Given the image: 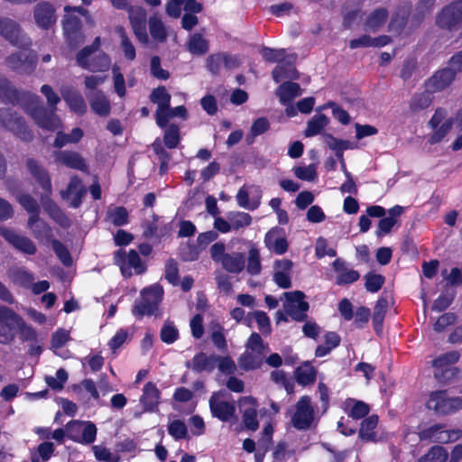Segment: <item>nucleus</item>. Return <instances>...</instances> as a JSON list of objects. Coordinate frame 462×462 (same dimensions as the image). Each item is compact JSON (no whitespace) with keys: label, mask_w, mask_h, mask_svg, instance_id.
Returning a JSON list of instances; mask_svg holds the SVG:
<instances>
[{"label":"nucleus","mask_w":462,"mask_h":462,"mask_svg":"<svg viewBox=\"0 0 462 462\" xmlns=\"http://www.w3.org/2000/svg\"><path fill=\"white\" fill-rule=\"evenodd\" d=\"M25 104L22 105L34 122L42 128L54 131L59 127L60 120L56 116V110L46 108L41 104L40 97L32 93H25Z\"/></svg>","instance_id":"f257e3e1"},{"label":"nucleus","mask_w":462,"mask_h":462,"mask_svg":"<svg viewBox=\"0 0 462 462\" xmlns=\"http://www.w3.org/2000/svg\"><path fill=\"white\" fill-rule=\"evenodd\" d=\"M212 260L220 263L222 268L229 273L238 274L245 267V255L240 252H226L224 243H215L209 249Z\"/></svg>","instance_id":"f03ea898"},{"label":"nucleus","mask_w":462,"mask_h":462,"mask_svg":"<svg viewBox=\"0 0 462 462\" xmlns=\"http://www.w3.org/2000/svg\"><path fill=\"white\" fill-rule=\"evenodd\" d=\"M162 295L163 289L159 284L144 288L141 291V300L135 303L133 309L134 315L143 317L154 314L162 300Z\"/></svg>","instance_id":"7ed1b4c3"},{"label":"nucleus","mask_w":462,"mask_h":462,"mask_svg":"<svg viewBox=\"0 0 462 462\" xmlns=\"http://www.w3.org/2000/svg\"><path fill=\"white\" fill-rule=\"evenodd\" d=\"M427 407L440 415L451 414L462 409V397H448L446 391L432 392Z\"/></svg>","instance_id":"20e7f679"},{"label":"nucleus","mask_w":462,"mask_h":462,"mask_svg":"<svg viewBox=\"0 0 462 462\" xmlns=\"http://www.w3.org/2000/svg\"><path fill=\"white\" fill-rule=\"evenodd\" d=\"M0 124L23 141L32 140V133L28 129L23 118L9 108L0 109Z\"/></svg>","instance_id":"39448f33"},{"label":"nucleus","mask_w":462,"mask_h":462,"mask_svg":"<svg viewBox=\"0 0 462 462\" xmlns=\"http://www.w3.org/2000/svg\"><path fill=\"white\" fill-rule=\"evenodd\" d=\"M114 262L119 266L123 276L125 278H129L133 275L132 269L134 270L136 274H142L146 270L138 253L134 250H130L128 254L122 249L116 251Z\"/></svg>","instance_id":"423d86ee"},{"label":"nucleus","mask_w":462,"mask_h":462,"mask_svg":"<svg viewBox=\"0 0 462 462\" xmlns=\"http://www.w3.org/2000/svg\"><path fill=\"white\" fill-rule=\"evenodd\" d=\"M286 302L283 304L284 312L296 321H303L307 318L309 303L304 300L305 295L300 291L284 292Z\"/></svg>","instance_id":"0eeeda50"},{"label":"nucleus","mask_w":462,"mask_h":462,"mask_svg":"<svg viewBox=\"0 0 462 462\" xmlns=\"http://www.w3.org/2000/svg\"><path fill=\"white\" fill-rule=\"evenodd\" d=\"M67 435L73 441L91 444L97 437V427L90 421L74 420L66 426Z\"/></svg>","instance_id":"6e6552de"},{"label":"nucleus","mask_w":462,"mask_h":462,"mask_svg":"<svg viewBox=\"0 0 462 462\" xmlns=\"http://www.w3.org/2000/svg\"><path fill=\"white\" fill-rule=\"evenodd\" d=\"M0 33L10 43L17 47H29L31 40L23 33L20 25L14 20L4 18L0 20Z\"/></svg>","instance_id":"1a4fd4ad"},{"label":"nucleus","mask_w":462,"mask_h":462,"mask_svg":"<svg viewBox=\"0 0 462 462\" xmlns=\"http://www.w3.org/2000/svg\"><path fill=\"white\" fill-rule=\"evenodd\" d=\"M23 49L16 53L10 55L6 59L7 66L20 73L30 74L36 66L37 58L32 51L23 47Z\"/></svg>","instance_id":"9d476101"},{"label":"nucleus","mask_w":462,"mask_h":462,"mask_svg":"<svg viewBox=\"0 0 462 462\" xmlns=\"http://www.w3.org/2000/svg\"><path fill=\"white\" fill-rule=\"evenodd\" d=\"M296 411L291 418L294 428L305 430L310 428L314 420V409L309 396H302L295 405Z\"/></svg>","instance_id":"9b49d317"},{"label":"nucleus","mask_w":462,"mask_h":462,"mask_svg":"<svg viewBox=\"0 0 462 462\" xmlns=\"http://www.w3.org/2000/svg\"><path fill=\"white\" fill-rule=\"evenodd\" d=\"M13 316H19L13 310L0 306V344L11 343L16 335L18 321Z\"/></svg>","instance_id":"f8f14e48"},{"label":"nucleus","mask_w":462,"mask_h":462,"mask_svg":"<svg viewBox=\"0 0 462 462\" xmlns=\"http://www.w3.org/2000/svg\"><path fill=\"white\" fill-rule=\"evenodd\" d=\"M462 22V1H456L445 6L438 14L436 23L443 29L455 30Z\"/></svg>","instance_id":"ddd939ff"},{"label":"nucleus","mask_w":462,"mask_h":462,"mask_svg":"<svg viewBox=\"0 0 462 462\" xmlns=\"http://www.w3.org/2000/svg\"><path fill=\"white\" fill-rule=\"evenodd\" d=\"M150 101L155 105H157V109L155 112V120L156 124L162 127H165V116L164 114L167 112L169 107L171 106V96L167 91L166 88L163 86H160L152 89L150 94Z\"/></svg>","instance_id":"4468645a"},{"label":"nucleus","mask_w":462,"mask_h":462,"mask_svg":"<svg viewBox=\"0 0 462 462\" xmlns=\"http://www.w3.org/2000/svg\"><path fill=\"white\" fill-rule=\"evenodd\" d=\"M209 408L212 416L222 421L230 420L236 412L235 403L222 400L221 393H214L209 399Z\"/></svg>","instance_id":"2eb2a0df"},{"label":"nucleus","mask_w":462,"mask_h":462,"mask_svg":"<svg viewBox=\"0 0 462 462\" xmlns=\"http://www.w3.org/2000/svg\"><path fill=\"white\" fill-rule=\"evenodd\" d=\"M0 236H2L15 249L23 254L32 255L37 251L36 245L30 238L18 235L13 229L1 226Z\"/></svg>","instance_id":"dca6fc26"},{"label":"nucleus","mask_w":462,"mask_h":462,"mask_svg":"<svg viewBox=\"0 0 462 462\" xmlns=\"http://www.w3.org/2000/svg\"><path fill=\"white\" fill-rule=\"evenodd\" d=\"M129 20L133 31L140 42L146 44L149 37L146 32V12L139 6L129 7Z\"/></svg>","instance_id":"f3484780"},{"label":"nucleus","mask_w":462,"mask_h":462,"mask_svg":"<svg viewBox=\"0 0 462 462\" xmlns=\"http://www.w3.org/2000/svg\"><path fill=\"white\" fill-rule=\"evenodd\" d=\"M293 267V263L289 259L276 260L273 263V281L282 289H289L291 287V273Z\"/></svg>","instance_id":"a211bd4d"},{"label":"nucleus","mask_w":462,"mask_h":462,"mask_svg":"<svg viewBox=\"0 0 462 462\" xmlns=\"http://www.w3.org/2000/svg\"><path fill=\"white\" fill-rule=\"evenodd\" d=\"M262 191L258 186H243L237 192L236 200L240 207L254 210L260 205Z\"/></svg>","instance_id":"6ab92c4d"},{"label":"nucleus","mask_w":462,"mask_h":462,"mask_svg":"<svg viewBox=\"0 0 462 462\" xmlns=\"http://www.w3.org/2000/svg\"><path fill=\"white\" fill-rule=\"evenodd\" d=\"M455 77V72L451 69H439L426 81V88L433 93L441 91L452 83Z\"/></svg>","instance_id":"aec40b11"},{"label":"nucleus","mask_w":462,"mask_h":462,"mask_svg":"<svg viewBox=\"0 0 462 462\" xmlns=\"http://www.w3.org/2000/svg\"><path fill=\"white\" fill-rule=\"evenodd\" d=\"M87 193L81 180L78 176H72L66 189L60 192L63 199L71 198L70 206L74 208H79L82 203V199Z\"/></svg>","instance_id":"412c9836"},{"label":"nucleus","mask_w":462,"mask_h":462,"mask_svg":"<svg viewBox=\"0 0 462 462\" xmlns=\"http://www.w3.org/2000/svg\"><path fill=\"white\" fill-rule=\"evenodd\" d=\"M33 14L36 24L42 29H48L56 23L55 10L48 2L37 4Z\"/></svg>","instance_id":"4be33fe9"},{"label":"nucleus","mask_w":462,"mask_h":462,"mask_svg":"<svg viewBox=\"0 0 462 462\" xmlns=\"http://www.w3.org/2000/svg\"><path fill=\"white\" fill-rule=\"evenodd\" d=\"M296 60L297 55L290 53L283 62H281L273 69L272 75L276 83L284 79H297L299 78V74L294 67Z\"/></svg>","instance_id":"5701e85b"},{"label":"nucleus","mask_w":462,"mask_h":462,"mask_svg":"<svg viewBox=\"0 0 462 462\" xmlns=\"http://www.w3.org/2000/svg\"><path fill=\"white\" fill-rule=\"evenodd\" d=\"M56 162L62 164L66 167L88 171V164L85 159L77 152L72 151H60L55 153Z\"/></svg>","instance_id":"b1692460"},{"label":"nucleus","mask_w":462,"mask_h":462,"mask_svg":"<svg viewBox=\"0 0 462 462\" xmlns=\"http://www.w3.org/2000/svg\"><path fill=\"white\" fill-rule=\"evenodd\" d=\"M25 93L16 90L6 78L0 75V99L2 102L24 105L26 97H23V95Z\"/></svg>","instance_id":"393cba45"},{"label":"nucleus","mask_w":462,"mask_h":462,"mask_svg":"<svg viewBox=\"0 0 462 462\" xmlns=\"http://www.w3.org/2000/svg\"><path fill=\"white\" fill-rule=\"evenodd\" d=\"M48 192L42 195L41 202L43 209L49 214V216L60 226L69 227L71 225L69 218L65 213L59 208V206L50 198Z\"/></svg>","instance_id":"a878e982"},{"label":"nucleus","mask_w":462,"mask_h":462,"mask_svg":"<svg viewBox=\"0 0 462 462\" xmlns=\"http://www.w3.org/2000/svg\"><path fill=\"white\" fill-rule=\"evenodd\" d=\"M333 268L337 273L336 283L337 285L353 283L360 277L357 271L348 268L346 263L340 258H337L333 262Z\"/></svg>","instance_id":"bb28decb"},{"label":"nucleus","mask_w":462,"mask_h":462,"mask_svg":"<svg viewBox=\"0 0 462 462\" xmlns=\"http://www.w3.org/2000/svg\"><path fill=\"white\" fill-rule=\"evenodd\" d=\"M91 109L100 116H107L110 114V102L101 90L88 91L86 93Z\"/></svg>","instance_id":"cd10ccee"},{"label":"nucleus","mask_w":462,"mask_h":462,"mask_svg":"<svg viewBox=\"0 0 462 462\" xmlns=\"http://www.w3.org/2000/svg\"><path fill=\"white\" fill-rule=\"evenodd\" d=\"M26 167L42 189L51 194V181L48 171L36 160L32 158L27 159Z\"/></svg>","instance_id":"c85d7f7f"},{"label":"nucleus","mask_w":462,"mask_h":462,"mask_svg":"<svg viewBox=\"0 0 462 462\" xmlns=\"http://www.w3.org/2000/svg\"><path fill=\"white\" fill-rule=\"evenodd\" d=\"M187 368L192 369L195 373L212 372L216 367L215 355L207 356L200 352L194 356L191 360L185 363Z\"/></svg>","instance_id":"c756f323"},{"label":"nucleus","mask_w":462,"mask_h":462,"mask_svg":"<svg viewBox=\"0 0 462 462\" xmlns=\"http://www.w3.org/2000/svg\"><path fill=\"white\" fill-rule=\"evenodd\" d=\"M63 28L68 40L71 44H79L83 42L80 32L81 21L75 15H66L63 21Z\"/></svg>","instance_id":"7c9ffc66"},{"label":"nucleus","mask_w":462,"mask_h":462,"mask_svg":"<svg viewBox=\"0 0 462 462\" xmlns=\"http://www.w3.org/2000/svg\"><path fill=\"white\" fill-rule=\"evenodd\" d=\"M6 275L12 283L23 288H30L35 280L32 273L18 266L9 268Z\"/></svg>","instance_id":"2f4dec72"},{"label":"nucleus","mask_w":462,"mask_h":462,"mask_svg":"<svg viewBox=\"0 0 462 462\" xmlns=\"http://www.w3.org/2000/svg\"><path fill=\"white\" fill-rule=\"evenodd\" d=\"M61 96L70 109L77 114L82 115L87 110V106L82 95L71 88H62Z\"/></svg>","instance_id":"473e14b6"},{"label":"nucleus","mask_w":462,"mask_h":462,"mask_svg":"<svg viewBox=\"0 0 462 462\" xmlns=\"http://www.w3.org/2000/svg\"><path fill=\"white\" fill-rule=\"evenodd\" d=\"M266 247L277 254H282L288 250V243L285 237L279 236L278 231L272 229L264 237Z\"/></svg>","instance_id":"72a5a7b5"},{"label":"nucleus","mask_w":462,"mask_h":462,"mask_svg":"<svg viewBox=\"0 0 462 462\" xmlns=\"http://www.w3.org/2000/svg\"><path fill=\"white\" fill-rule=\"evenodd\" d=\"M263 356V353L245 350L237 360L238 365L245 371L255 370L262 365Z\"/></svg>","instance_id":"f704fd0d"},{"label":"nucleus","mask_w":462,"mask_h":462,"mask_svg":"<svg viewBox=\"0 0 462 462\" xmlns=\"http://www.w3.org/2000/svg\"><path fill=\"white\" fill-rule=\"evenodd\" d=\"M276 95L279 97L282 104L287 105L293 98L301 95V89L298 83L287 81L279 86Z\"/></svg>","instance_id":"c9c22d12"},{"label":"nucleus","mask_w":462,"mask_h":462,"mask_svg":"<svg viewBox=\"0 0 462 462\" xmlns=\"http://www.w3.org/2000/svg\"><path fill=\"white\" fill-rule=\"evenodd\" d=\"M160 399V392L156 385L149 382L143 387V393L141 397V402L143 404L145 411H153L158 405Z\"/></svg>","instance_id":"e433bc0d"},{"label":"nucleus","mask_w":462,"mask_h":462,"mask_svg":"<svg viewBox=\"0 0 462 462\" xmlns=\"http://www.w3.org/2000/svg\"><path fill=\"white\" fill-rule=\"evenodd\" d=\"M378 424V416L371 415L361 422L358 432L359 438L364 441H376L375 429Z\"/></svg>","instance_id":"4c0bfd02"},{"label":"nucleus","mask_w":462,"mask_h":462,"mask_svg":"<svg viewBox=\"0 0 462 462\" xmlns=\"http://www.w3.org/2000/svg\"><path fill=\"white\" fill-rule=\"evenodd\" d=\"M187 50L194 55H204L208 51V42L201 33H193L186 43Z\"/></svg>","instance_id":"58836bf2"},{"label":"nucleus","mask_w":462,"mask_h":462,"mask_svg":"<svg viewBox=\"0 0 462 462\" xmlns=\"http://www.w3.org/2000/svg\"><path fill=\"white\" fill-rule=\"evenodd\" d=\"M388 12L385 8H377L372 12L366 19L365 29L367 31H377L387 20Z\"/></svg>","instance_id":"ea45409f"},{"label":"nucleus","mask_w":462,"mask_h":462,"mask_svg":"<svg viewBox=\"0 0 462 462\" xmlns=\"http://www.w3.org/2000/svg\"><path fill=\"white\" fill-rule=\"evenodd\" d=\"M388 306V300L385 298L381 297L378 299L374 308L373 322L377 334L382 332L383 322L387 312Z\"/></svg>","instance_id":"a19ab883"},{"label":"nucleus","mask_w":462,"mask_h":462,"mask_svg":"<svg viewBox=\"0 0 462 462\" xmlns=\"http://www.w3.org/2000/svg\"><path fill=\"white\" fill-rule=\"evenodd\" d=\"M28 227L32 229L36 238H49L51 235V227L40 219L39 215L30 216Z\"/></svg>","instance_id":"79ce46f5"},{"label":"nucleus","mask_w":462,"mask_h":462,"mask_svg":"<svg viewBox=\"0 0 462 462\" xmlns=\"http://www.w3.org/2000/svg\"><path fill=\"white\" fill-rule=\"evenodd\" d=\"M295 377L298 383L303 386L311 384L316 380V370L309 363H305L295 370Z\"/></svg>","instance_id":"37998d69"},{"label":"nucleus","mask_w":462,"mask_h":462,"mask_svg":"<svg viewBox=\"0 0 462 462\" xmlns=\"http://www.w3.org/2000/svg\"><path fill=\"white\" fill-rule=\"evenodd\" d=\"M328 124V118L323 114L315 115L309 122L305 130L307 137L314 136L321 133Z\"/></svg>","instance_id":"c03bdc74"},{"label":"nucleus","mask_w":462,"mask_h":462,"mask_svg":"<svg viewBox=\"0 0 462 462\" xmlns=\"http://www.w3.org/2000/svg\"><path fill=\"white\" fill-rule=\"evenodd\" d=\"M149 31L152 39L158 42H163L167 39V32L162 21L156 15L149 19Z\"/></svg>","instance_id":"a18cd8bd"},{"label":"nucleus","mask_w":462,"mask_h":462,"mask_svg":"<svg viewBox=\"0 0 462 462\" xmlns=\"http://www.w3.org/2000/svg\"><path fill=\"white\" fill-rule=\"evenodd\" d=\"M116 32L120 37V45L125 57L129 60H134L136 56L135 48L127 36L125 30L122 26H116Z\"/></svg>","instance_id":"49530a36"},{"label":"nucleus","mask_w":462,"mask_h":462,"mask_svg":"<svg viewBox=\"0 0 462 462\" xmlns=\"http://www.w3.org/2000/svg\"><path fill=\"white\" fill-rule=\"evenodd\" d=\"M261 270L260 252L256 247L252 246L248 251L246 271L250 275H258Z\"/></svg>","instance_id":"de8ad7c7"},{"label":"nucleus","mask_w":462,"mask_h":462,"mask_svg":"<svg viewBox=\"0 0 462 462\" xmlns=\"http://www.w3.org/2000/svg\"><path fill=\"white\" fill-rule=\"evenodd\" d=\"M18 321L17 331L20 333V337L23 341H31L38 343V335L36 330L27 325L20 316H13Z\"/></svg>","instance_id":"09e8293b"},{"label":"nucleus","mask_w":462,"mask_h":462,"mask_svg":"<svg viewBox=\"0 0 462 462\" xmlns=\"http://www.w3.org/2000/svg\"><path fill=\"white\" fill-rule=\"evenodd\" d=\"M431 93L426 89L425 92L414 95L410 103L411 111L418 112L430 106L432 102Z\"/></svg>","instance_id":"8fccbe9b"},{"label":"nucleus","mask_w":462,"mask_h":462,"mask_svg":"<svg viewBox=\"0 0 462 462\" xmlns=\"http://www.w3.org/2000/svg\"><path fill=\"white\" fill-rule=\"evenodd\" d=\"M260 52L266 61L277 62L278 64L283 62L289 55L285 49H272L269 47H263Z\"/></svg>","instance_id":"3c124183"},{"label":"nucleus","mask_w":462,"mask_h":462,"mask_svg":"<svg viewBox=\"0 0 462 462\" xmlns=\"http://www.w3.org/2000/svg\"><path fill=\"white\" fill-rule=\"evenodd\" d=\"M227 218L230 220L232 230H238L248 226L252 222L251 216L245 212L229 213Z\"/></svg>","instance_id":"603ef678"},{"label":"nucleus","mask_w":462,"mask_h":462,"mask_svg":"<svg viewBox=\"0 0 462 462\" xmlns=\"http://www.w3.org/2000/svg\"><path fill=\"white\" fill-rule=\"evenodd\" d=\"M110 67V59L105 53H99L92 58L85 69L90 71H106Z\"/></svg>","instance_id":"864d4df0"},{"label":"nucleus","mask_w":462,"mask_h":462,"mask_svg":"<svg viewBox=\"0 0 462 462\" xmlns=\"http://www.w3.org/2000/svg\"><path fill=\"white\" fill-rule=\"evenodd\" d=\"M448 455V451L443 447L435 446L420 457L419 462H446Z\"/></svg>","instance_id":"5fc2aeb1"},{"label":"nucleus","mask_w":462,"mask_h":462,"mask_svg":"<svg viewBox=\"0 0 462 462\" xmlns=\"http://www.w3.org/2000/svg\"><path fill=\"white\" fill-rule=\"evenodd\" d=\"M107 217L115 226H124L128 222V212L124 207L109 208Z\"/></svg>","instance_id":"6e6d98bb"},{"label":"nucleus","mask_w":462,"mask_h":462,"mask_svg":"<svg viewBox=\"0 0 462 462\" xmlns=\"http://www.w3.org/2000/svg\"><path fill=\"white\" fill-rule=\"evenodd\" d=\"M365 287L370 292H377L384 284L385 278L377 273H368L365 275Z\"/></svg>","instance_id":"4d7b16f0"},{"label":"nucleus","mask_w":462,"mask_h":462,"mask_svg":"<svg viewBox=\"0 0 462 462\" xmlns=\"http://www.w3.org/2000/svg\"><path fill=\"white\" fill-rule=\"evenodd\" d=\"M163 143L169 149H173L180 143V130L176 125L168 126L164 133Z\"/></svg>","instance_id":"13d9d810"},{"label":"nucleus","mask_w":462,"mask_h":462,"mask_svg":"<svg viewBox=\"0 0 462 462\" xmlns=\"http://www.w3.org/2000/svg\"><path fill=\"white\" fill-rule=\"evenodd\" d=\"M242 418L247 430L254 431L259 428L257 411L254 405L245 409Z\"/></svg>","instance_id":"bf43d9fd"},{"label":"nucleus","mask_w":462,"mask_h":462,"mask_svg":"<svg viewBox=\"0 0 462 462\" xmlns=\"http://www.w3.org/2000/svg\"><path fill=\"white\" fill-rule=\"evenodd\" d=\"M169 434L176 440L183 439L188 437V429L186 424L180 420H175L168 426Z\"/></svg>","instance_id":"052dcab7"},{"label":"nucleus","mask_w":462,"mask_h":462,"mask_svg":"<svg viewBox=\"0 0 462 462\" xmlns=\"http://www.w3.org/2000/svg\"><path fill=\"white\" fill-rule=\"evenodd\" d=\"M161 339L166 344H172L179 337V331L174 324L166 321L161 330Z\"/></svg>","instance_id":"680f3d73"},{"label":"nucleus","mask_w":462,"mask_h":462,"mask_svg":"<svg viewBox=\"0 0 462 462\" xmlns=\"http://www.w3.org/2000/svg\"><path fill=\"white\" fill-rule=\"evenodd\" d=\"M434 376L435 378L442 383H448L452 381L453 378L456 377L457 374L458 373L457 368L453 366H447V367H434Z\"/></svg>","instance_id":"e2e57ef3"},{"label":"nucleus","mask_w":462,"mask_h":462,"mask_svg":"<svg viewBox=\"0 0 462 462\" xmlns=\"http://www.w3.org/2000/svg\"><path fill=\"white\" fill-rule=\"evenodd\" d=\"M21 206L30 214V216L39 215L40 206L37 200L29 194L21 195L18 199Z\"/></svg>","instance_id":"0e129e2a"},{"label":"nucleus","mask_w":462,"mask_h":462,"mask_svg":"<svg viewBox=\"0 0 462 462\" xmlns=\"http://www.w3.org/2000/svg\"><path fill=\"white\" fill-rule=\"evenodd\" d=\"M51 245L53 251L59 259L62 262V263L66 266L71 265L72 258L66 246L57 239H53Z\"/></svg>","instance_id":"69168bd1"},{"label":"nucleus","mask_w":462,"mask_h":462,"mask_svg":"<svg viewBox=\"0 0 462 462\" xmlns=\"http://www.w3.org/2000/svg\"><path fill=\"white\" fill-rule=\"evenodd\" d=\"M453 125L451 118L445 120L439 127H437L430 137L431 144L439 143L449 133Z\"/></svg>","instance_id":"338daca9"},{"label":"nucleus","mask_w":462,"mask_h":462,"mask_svg":"<svg viewBox=\"0 0 462 462\" xmlns=\"http://www.w3.org/2000/svg\"><path fill=\"white\" fill-rule=\"evenodd\" d=\"M92 450L95 457L99 461L104 462H119L120 457L117 455L112 454L106 448L103 446H93Z\"/></svg>","instance_id":"774afa93"}]
</instances>
